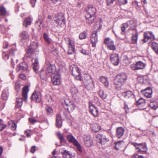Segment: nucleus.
<instances>
[{
    "label": "nucleus",
    "mask_w": 158,
    "mask_h": 158,
    "mask_svg": "<svg viewBox=\"0 0 158 158\" xmlns=\"http://www.w3.org/2000/svg\"><path fill=\"white\" fill-rule=\"evenodd\" d=\"M45 98L46 99L48 100V102L49 103H51L52 102V97L49 94H47L46 95Z\"/></svg>",
    "instance_id": "obj_50"
},
{
    "label": "nucleus",
    "mask_w": 158,
    "mask_h": 158,
    "mask_svg": "<svg viewBox=\"0 0 158 158\" xmlns=\"http://www.w3.org/2000/svg\"><path fill=\"white\" fill-rule=\"evenodd\" d=\"M155 39V36L151 32H147L144 33V37L142 41L146 42L148 40H152Z\"/></svg>",
    "instance_id": "obj_9"
},
{
    "label": "nucleus",
    "mask_w": 158,
    "mask_h": 158,
    "mask_svg": "<svg viewBox=\"0 0 158 158\" xmlns=\"http://www.w3.org/2000/svg\"><path fill=\"white\" fill-rule=\"evenodd\" d=\"M149 106L152 109L155 110L158 107V102L155 101H151L150 102Z\"/></svg>",
    "instance_id": "obj_33"
},
{
    "label": "nucleus",
    "mask_w": 158,
    "mask_h": 158,
    "mask_svg": "<svg viewBox=\"0 0 158 158\" xmlns=\"http://www.w3.org/2000/svg\"><path fill=\"white\" fill-rule=\"evenodd\" d=\"M28 69V66L27 63L23 62L19 64L17 67L16 70L18 72L27 71Z\"/></svg>",
    "instance_id": "obj_16"
},
{
    "label": "nucleus",
    "mask_w": 158,
    "mask_h": 158,
    "mask_svg": "<svg viewBox=\"0 0 158 158\" xmlns=\"http://www.w3.org/2000/svg\"><path fill=\"white\" fill-rule=\"evenodd\" d=\"M70 70L72 75L77 80H81V73L80 69L75 65H72L70 67Z\"/></svg>",
    "instance_id": "obj_3"
},
{
    "label": "nucleus",
    "mask_w": 158,
    "mask_h": 158,
    "mask_svg": "<svg viewBox=\"0 0 158 158\" xmlns=\"http://www.w3.org/2000/svg\"><path fill=\"white\" fill-rule=\"evenodd\" d=\"M92 131L94 132H97L101 129V127L96 124L94 123L91 126Z\"/></svg>",
    "instance_id": "obj_36"
},
{
    "label": "nucleus",
    "mask_w": 158,
    "mask_h": 158,
    "mask_svg": "<svg viewBox=\"0 0 158 158\" xmlns=\"http://www.w3.org/2000/svg\"><path fill=\"white\" fill-rule=\"evenodd\" d=\"M70 91L71 93L73 94L77 93L78 92L77 89L75 87H73L71 89Z\"/></svg>",
    "instance_id": "obj_57"
},
{
    "label": "nucleus",
    "mask_w": 158,
    "mask_h": 158,
    "mask_svg": "<svg viewBox=\"0 0 158 158\" xmlns=\"http://www.w3.org/2000/svg\"><path fill=\"white\" fill-rule=\"evenodd\" d=\"M113 42L114 41L112 40L109 38H106L104 40L105 43L107 45Z\"/></svg>",
    "instance_id": "obj_53"
},
{
    "label": "nucleus",
    "mask_w": 158,
    "mask_h": 158,
    "mask_svg": "<svg viewBox=\"0 0 158 158\" xmlns=\"http://www.w3.org/2000/svg\"><path fill=\"white\" fill-rule=\"evenodd\" d=\"M68 39V41L69 42L68 53L69 54H72L74 53L75 52L74 44L71 42L69 39Z\"/></svg>",
    "instance_id": "obj_18"
},
{
    "label": "nucleus",
    "mask_w": 158,
    "mask_h": 158,
    "mask_svg": "<svg viewBox=\"0 0 158 158\" xmlns=\"http://www.w3.org/2000/svg\"><path fill=\"white\" fill-rule=\"evenodd\" d=\"M80 51L81 53L84 55H88V52L85 50L82 49L81 50H80Z\"/></svg>",
    "instance_id": "obj_59"
},
{
    "label": "nucleus",
    "mask_w": 158,
    "mask_h": 158,
    "mask_svg": "<svg viewBox=\"0 0 158 158\" xmlns=\"http://www.w3.org/2000/svg\"><path fill=\"white\" fill-rule=\"evenodd\" d=\"M23 99L21 98H17L16 101V105L15 108L17 109L19 108L22 105Z\"/></svg>",
    "instance_id": "obj_31"
},
{
    "label": "nucleus",
    "mask_w": 158,
    "mask_h": 158,
    "mask_svg": "<svg viewBox=\"0 0 158 158\" xmlns=\"http://www.w3.org/2000/svg\"><path fill=\"white\" fill-rule=\"evenodd\" d=\"M40 76L41 79H44L47 77V73L43 69H42L40 74Z\"/></svg>",
    "instance_id": "obj_40"
},
{
    "label": "nucleus",
    "mask_w": 158,
    "mask_h": 158,
    "mask_svg": "<svg viewBox=\"0 0 158 158\" xmlns=\"http://www.w3.org/2000/svg\"><path fill=\"white\" fill-rule=\"evenodd\" d=\"M151 47L154 51L158 55V44L155 42H152Z\"/></svg>",
    "instance_id": "obj_39"
},
{
    "label": "nucleus",
    "mask_w": 158,
    "mask_h": 158,
    "mask_svg": "<svg viewBox=\"0 0 158 158\" xmlns=\"http://www.w3.org/2000/svg\"><path fill=\"white\" fill-rule=\"evenodd\" d=\"M75 104L69 100H65L64 104L63 105V106L69 112H72L75 109Z\"/></svg>",
    "instance_id": "obj_5"
},
{
    "label": "nucleus",
    "mask_w": 158,
    "mask_h": 158,
    "mask_svg": "<svg viewBox=\"0 0 158 158\" xmlns=\"http://www.w3.org/2000/svg\"><path fill=\"white\" fill-rule=\"evenodd\" d=\"M7 13L6 8L3 6H0V15L2 16H5Z\"/></svg>",
    "instance_id": "obj_41"
},
{
    "label": "nucleus",
    "mask_w": 158,
    "mask_h": 158,
    "mask_svg": "<svg viewBox=\"0 0 158 158\" xmlns=\"http://www.w3.org/2000/svg\"><path fill=\"white\" fill-rule=\"evenodd\" d=\"M127 78V75L124 73H120L117 75L115 80L118 83H124Z\"/></svg>",
    "instance_id": "obj_7"
},
{
    "label": "nucleus",
    "mask_w": 158,
    "mask_h": 158,
    "mask_svg": "<svg viewBox=\"0 0 158 158\" xmlns=\"http://www.w3.org/2000/svg\"><path fill=\"white\" fill-rule=\"evenodd\" d=\"M28 92V87L26 86L23 89L22 92V95L24 100L26 101L27 99V93Z\"/></svg>",
    "instance_id": "obj_24"
},
{
    "label": "nucleus",
    "mask_w": 158,
    "mask_h": 158,
    "mask_svg": "<svg viewBox=\"0 0 158 158\" xmlns=\"http://www.w3.org/2000/svg\"><path fill=\"white\" fill-rule=\"evenodd\" d=\"M35 151V146H32L30 149V152L32 153H34Z\"/></svg>",
    "instance_id": "obj_61"
},
{
    "label": "nucleus",
    "mask_w": 158,
    "mask_h": 158,
    "mask_svg": "<svg viewBox=\"0 0 158 158\" xmlns=\"http://www.w3.org/2000/svg\"><path fill=\"white\" fill-rule=\"evenodd\" d=\"M44 38L46 42L48 44L51 43L50 39L48 38V35L46 33H44Z\"/></svg>",
    "instance_id": "obj_46"
},
{
    "label": "nucleus",
    "mask_w": 158,
    "mask_h": 158,
    "mask_svg": "<svg viewBox=\"0 0 158 158\" xmlns=\"http://www.w3.org/2000/svg\"><path fill=\"white\" fill-rule=\"evenodd\" d=\"M132 144L135 147L136 149L138 150L137 151L138 152L142 153H144L147 152V148L145 144H137L135 143Z\"/></svg>",
    "instance_id": "obj_4"
},
{
    "label": "nucleus",
    "mask_w": 158,
    "mask_h": 158,
    "mask_svg": "<svg viewBox=\"0 0 158 158\" xmlns=\"http://www.w3.org/2000/svg\"><path fill=\"white\" fill-rule=\"evenodd\" d=\"M54 19L55 23L60 27H63L65 23V19L62 13H60L55 15Z\"/></svg>",
    "instance_id": "obj_2"
},
{
    "label": "nucleus",
    "mask_w": 158,
    "mask_h": 158,
    "mask_svg": "<svg viewBox=\"0 0 158 158\" xmlns=\"http://www.w3.org/2000/svg\"><path fill=\"white\" fill-rule=\"evenodd\" d=\"M74 145L76 147L77 150L80 152H81L82 149L81 146L78 142H77Z\"/></svg>",
    "instance_id": "obj_47"
},
{
    "label": "nucleus",
    "mask_w": 158,
    "mask_h": 158,
    "mask_svg": "<svg viewBox=\"0 0 158 158\" xmlns=\"http://www.w3.org/2000/svg\"><path fill=\"white\" fill-rule=\"evenodd\" d=\"M3 57V59L5 60H7L9 58V56L8 54H6L5 52H3L2 53Z\"/></svg>",
    "instance_id": "obj_56"
},
{
    "label": "nucleus",
    "mask_w": 158,
    "mask_h": 158,
    "mask_svg": "<svg viewBox=\"0 0 158 158\" xmlns=\"http://www.w3.org/2000/svg\"><path fill=\"white\" fill-rule=\"evenodd\" d=\"M21 40L23 42L24 40H27L29 38V35L27 31H24L21 32L19 34Z\"/></svg>",
    "instance_id": "obj_20"
},
{
    "label": "nucleus",
    "mask_w": 158,
    "mask_h": 158,
    "mask_svg": "<svg viewBox=\"0 0 158 158\" xmlns=\"http://www.w3.org/2000/svg\"><path fill=\"white\" fill-rule=\"evenodd\" d=\"M110 60L114 65H117L119 63V58L118 55L116 54H112L110 56Z\"/></svg>",
    "instance_id": "obj_15"
},
{
    "label": "nucleus",
    "mask_w": 158,
    "mask_h": 158,
    "mask_svg": "<svg viewBox=\"0 0 158 158\" xmlns=\"http://www.w3.org/2000/svg\"><path fill=\"white\" fill-rule=\"evenodd\" d=\"M145 64L141 61H139L137 62L135 64H131L130 66L132 70H135L143 69L145 68Z\"/></svg>",
    "instance_id": "obj_8"
},
{
    "label": "nucleus",
    "mask_w": 158,
    "mask_h": 158,
    "mask_svg": "<svg viewBox=\"0 0 158 158\" xmlns=\"http://www.w3.org/2000/svg\"><path fill=\"white\" fill-rule=\"evenodd\" d=\"M19 77L21 79H25L26 76L24 74H21L19 75Z\"/></svg>",
    "instance_id": "obj_64"
},
{
    "label": "nucleus",
    "mask_w": 158,
    "mask_h": 158,
    "mask_svg": "<svg viewBox=\"0 0 158 158\" xmlns=\"http://www.w3.org/2000/svg\"><path fill=\"white\" fill-rule=\"evenodd\" d=\"M79 37L81 40L85 39L87 37V33L85 31H84L80 33Z\"/></svg>",
    "instance_id": "obj_43"
},
{
    "label": "nucleus",
    "mask_w": 158,
    "mask_h": 158,
    "mask_svg": "<svg viewBox=\"0 0 158 158\" xmlns=\"http://www.w3.org/2000/svg\"><path fill=\"white\" fill-rule=\"evenodd\" d=\"M123 95L126 98H133L134 97V95L133 93L131 91H128L123 94Z\"/></svg>",
    "instance_id": "obj_35"
},
{
    "label": "nucleus",
    "mask_w": 158,
    "mask_h": 158,
    "mask_svg": "<svg viewBox=\"0 0 158 158\" xmlns=\"http://www.w3.org/2000/svg\"><path fill=\"white\" fill-rule=\"evenodd\" d=\"M20 84L19 81H17L15 84V89L17 91H19L20 90Z\"/></svg>",
    "instance_id": "obj_55"
},
{
    "label": "nucleus",
    "mask_w": 158,
    "mask_h": 158,
    "mask_svg": "<svg viewBox=\"0 0 158 158\" xmlns=\"http://www.w3.org/2000/svg\"><path fill=\"white\" fill-rule=\"evenodd\" d=\"M6 126L3 124L2 121L0 119V131L3 130L6 127Z\"/></svg>",
    "instance_id": "obj_52"
},
{
    "label": "nucleus",
    "mask_w": 158,
    "mask_h": 158,
    "mask_svg": "<svg viewBox=\"0 0 158 158\" xmlns=\"http://www.w3.org/2000/svg\"><path fill=\"white\" fill-rule=\"evenodd\" d=\"M32 62L33 63V70L36 73H37L39 68L38 60L37 58L35 59H33L32 60Z\"/></svg>",
    "instance_id": "obj_23"
},
{
    "label": "nucleus",
    "mask_w": 158,
    "mask_h": 158,
    "mask_svg": "<svg viewBox=\"0 0 158 158\" xmlns=\"http://www.w3.org/2000/svg\"><path fill=\"white\" fill-rule=\"evenodd\" d=\"M56 124L57 127L60 128L62 125V118L59 114H58L56 116Z\"/></svg>",
    "instance_id": "obj_25"
},
{
    "label": "nucleus",
    "mask_w": 158,
    "mask_h": 158,
    "mask_svg": "<svg viewBox=\"0 0 158 158\" xmlns=\"http://www.w3.org/2000/svg\"><path fill=\"white\" fill-rule=\"evenodd\" d=\"M51 81L54 85H58L60 83V76L57 73H52L51 76Z\"/></svg>",
    "instance_id": "obj_6"
},
{
    "label": "nucleus",
    "mask_w": 158,
    "mask_h": 158,
    "mask_svg": "<svg viewBox=\"0 0 158 158\" xmlns=\"http://www.w3.org/2000/svg\"><path fill=\"white\" fill-rule=\"evenodd\" d=\"M108 49L110 50H114L115 49V47L114 44V42L107 44Z\"/></svg>",
    "instance_id": "obj_45"
},
{
    "label": "nucleus",
    "mask_w": 158,
    "mask_h": 158,
    "mask_svg": "<svg viewBox=\"0 0 158 158\" xmlns=\"http://www.w3.org/2000/svg\"><path fill=\"white\" fill-rule=\"evenodd\" d=\"M122 142V141H118L115 143V148L116 150H118L119 148L121 147V143Z\"/></svg>",
    "instance_id": "obj_49"
},
{
    "label": "nucleus",
    "mask_w": 158,
    "mask_h": 158,
    "mask_svg": "<svg viewBox=\"0 0 158 158\" xmlns=\"http://www.w3.org/2000/svg\"><path fill=\"white\" fill-rule=\"evenodd\" d=\"M87 12L86 14L95 15L96 10L95 7L92 5L89 4L86 7L85 9Z\"/></svg>",
    "instance_id": "obj_11"
},
{
    "label": "nucleus",
    "mask_w": 158,
    "mask_h": 158,
    "mask_svg": "<svg viewBox=\"0 0 158 158\" xmlns=\"http://www.w3.org/2000/svg\"><path fill=\"white\" fill-rule=\"evenodd\" d=\"M84 82L85 85L87 88L89 86L92 87L93 85L91 77L89 75H85Z\"/></svg>",
    "instance_id": "obj_12"
},
{
    "label": "nucleus",
    "mask_w": 158,
    "mask_h": 158,
    "mask_svg": "<svg viewBox=\"0 0 158 158\" xmlns=\"http://www.w3.org/2000/svg\"><path fill=\"white\" fill-rule=\"evenodd\" d=\"M11 127L12 130H15L16 128V124L14 123L12 124Z\"/></svg>",
    "instance_id": "obj_62"
},
{
    "label": "nucleus",
    "mask_w": 158,
    "mask_h": 158,
    "mask_svg": "<svg viewBox=\"0 0 158 158\" xmlns=\"http://www.w3.org/2000/svg\"><path fill=\"white\" fill-rule=\"evenodd\" d=\"M66 138L69 142L73 143L74 144L78 142L74 137L71 135H67Z\"/></svg>",
    "instance_id": "obj_30"
},
{
    "label": "nucleus",
    "mask_w": 158,
    "mask_h": 158,
    "mask_svg": "<svg viewBox=\"0 0 158 158\" xmlns=\"http://www.w3.org/2000/svg\"><path fill=\"white\" fill-rule=\"evenodd\" d=\"M90 40L93 47L96 46V44L98 41L97 32L96 31H93L91 35Z\"/></svg>",
    "instance_id": "obj_13"
},
{
    "label": "nucleus",
    "mask_w": 158,
    "mask_h": 158,
    "mask_svg": "<svg viewBox=\"0 0 158 158\" xmlns=\"http://www.w3.org/2000/svg\"><path fill=\"white\" fill-rule=\"evenodd\" d=\"M85 18L86 22L89 24H91L94 21L95 19V16L92 15L86 14Z\"/></svg>",
    "instance_id": "obj_21"
},
{
    "label": "nucleus",
    "mask_w": 158,
    "mask_h": 158,
    "mask_svg": "<svg viewBox=\"0 0 158 158\" xmlns=\"http://www.w3.org/2000/svg\"><path fill=\"white\" fill-rule=\"evenodd\" d=\"M94 28L96 29H98L100 27V24L99 22L96 23L94 24Z\"/></svg>",
    "instance_id": "obj_58"
},
{
    "label": "nucleus",
    "mask_w": 158,
    "mask_h": 158,
    "mask_svg": "<svg viewBox=\"0 0 158 158\" xmlns=\"http://www.w3.org/2000/svg\"><path fill=\"white\" fill-rule=\"evenodd\" d=\"M18 62V60H14L12 58L11 59V64L13 66V68H14L15 64H17Z\"/></svg>",
    "instance_id": "obj_54"
},
{
    "label": "nucleus",
    "mask_w": 158,
    "mask_h": 158,
    "mask_svg": "<svg viewBox=\"0 0 158 158\" xmlns=\"http://www.w3.org/2000/svg\"><path fill=\"white\" fill-rule=\"evenodd\" d=\"M145 100L143 98H140L137 102L136 104L137 105H140L145 103Z\"/></svg>",
    "instance_id": "obj_51"
},
{
    "label": "nucleus",
    "mask_w": 158,
    "mask_h": 158,
    "mask_svg": "<svg viewBox=\"0 0 158 158\" xmlns=\"http://www.w3.org/2000/svg\"><path fill=\"white\" fill-rule=\"evenodd\" d=\"M47 70L49 73H55L54 72L55 71V68L54 66H52L50 64H48L47 65Z\"/></svg>",
    "instance_id": "obj_32"
},
{
    "label": "nucleus",
    "mask_w": 158,
    "mask_h": 158,
    "mask_svg": "<svg viewBox=\"0 0 158 158\" xmlns=\"http://www.w3.org/2000/svg\"><path fill=\"white\" fill-rule=\"evenodd\" d=\"M85 144L87 147H90L93 145V142L89 136L85 135L84 137Z\"/></svg>",
    "instance_id": "obj_17"
},
{
    "label": "nucleus",
    "mask_w": 158,
    "mask_h": 158,
    "mask_svg": "<svg viewBox=\"0 0 158 158\" xmlns=\"http://www.w3.org/2000/svg\"><path fill=\"white\" fill-rule=\"evenodd\" d=\"M97 140L98 143H100L102 144H104L109 140L108 138L101 134H98L96 136Z\"/></svg>",
    "instance_id": "obj_10"
},
{
    "label": "nucleus",
    "mask_w": 158,
    "mask_h": 158,
    "mask_svg": "<svg viewBox=\"0 0 158 158\" xmlns=\"http://www.w3.org/2000/svg\"><path fill=\"white\" fill-rule=\"evenodd\" d=\"M8 96V92L7 91L4 90L2 92L1 98L3 100H6Z\"/></svg>",
    "instance_id": "obj_37"
},
{
    "label": "nucleus",
    "mask_w": 158,
    "mask_h": 158,
    "mask_svg": "<svg viewBox=\"0 0 158 158\" xmlns=\"http://www.w3.org/2000/svg\"><path fill=\"white\" fill-rule=\"evenodd\" d=\"M45 110L48 115H52L53 114V111L51 107L49 106H46Z\"/></svg>",
    "instance_id": "obj_38"
},
{
    "label": "nucleus",
    "mask_w": 158,
    "mask_h": 158,
    "mask_svg": "<svg viewBox=\"0 0 158 158\" xmlns=\"http://www.w3.org/2000/svg\"><path fill=\"white\" fill-rule=\"evenodd\" d=\"M100 80L106 87L107 88L108 87L109 83L107 78L106 77H101L100 78Z\"/></svg>",
    "instance_id": "obj_34"
},
{
    "label": "nucleus",
    "mask_w": 158,
    "mask_h": 158,
    "mask_svg": "<svg viewBox=\"0 0 158 158\" xmlns=\"http://www.w3.org/2000/svg\"><path fill=\"white\" fill-rule=\"evenodd\" d=\"M143 94L146 97L150 98L152 96V90L150 87H148L145 90L142 91Z\"/></svg>",
    "instance_id": "obj_19"
},
{
    "label": "nucleus",
    "mask_w": 158,
    "mask_h": 158,
    "mask_svg": "<svg viewBox=\"0 0 158 158\" xmlns=\"http://www.w3.org/2000/svg\"><path fill=\"white\" fill-rule=\"evenodd\" d=\"M36 24H37V25H38L39 26H40V24L42 23V21L41 19H39V20L38 21H36Z\"/></svg>",
    "instance_id": "obj_63"
},
{
    "label": "nucleus",
    "mask_w": 158,
    "mask_h": 158,
    "mask_svg": "<svg viewBox=\"0 0 158 158\" xmlns=\"http://www.w3.org/2000/svg\"><path fill=\"white\" fill-rule=\"evenodd\" d=\"M116 135L118 138H120L123 135L124 130V129L122 127H118L116 130Z\"/></svg>",
    "instance_id": "obj_26"
},
{
    "label": "nucleus",
    "mask_w": 158,
    "mask_h": 158,
    "mask_svg": "<svg viewBox=\"0 0 158 158\" xmlns=\"http://www.w3.org/2000/svg\"><path fill=\"white\" fill-rule=\"evenodd\" d=\"M61 153L62 154L64 158H71L72 156L69 152L63 149L61 150Z\"/></svg>",
    "instance_id": "obj_29"
},
{
    "label": "nucleus",
    "mask_w": 158,
    "mask_h": 158,
    "mask_svg": "<svg viewBox=\"0 0 158 158\" xmlns=\"http://www.w3.org/2000/svg\"><path fill=\"white\" fill-rule=\"evenodd\" d=\"M128 26V24L127 23H124L123 25V26L121 27V30L122 31V34H123V33L125 31V28H127Z\"/></svg>",
    "instance_id": "obj_48"
},
{
    "label": "nucleus",
    "mask_w": 158,
    "mask_h": 158,
    "mask_svg": "<svg viewBox=\"0 0 158 158\" xmlns=\"http://www.w3.org/2000/svg\"><path fill=\"white\" fill-rule=\"evenodd\" d=\"M138 33L136 32V33L133 35H132L131 39H132V43L133 44H135L137 42L138 38Z\"/></svg>",
    "instance_id": "obj_42"
},
{
    "label": "nucleus",
    "mask_w": 158,
    "mask_h": 158,
    "mask_svg": "<svg viewBox=\"0 0 158 158\" xmlns=\"http://www.w3.org/2000/svg\"><path fill=\"white\" fill-rule=\"evenodd\" d=\"M41 95L40 92H34L32 94L31 98L32 101L36 102H40L41 99Z\"/></svg>",
    "instance_id": "obj_14"
},
{
    "label": "nucleus",
    "mask_w": 158,
    "mask_h": 158,
    "mask_svg": "<svg viewBox=\"0 0 158 158\" xmlns=\"http://www.w3.org/2000/svg\"><path fill=\"white\" fill-rule=\"evenodd\" d=\"M89 110L90 112L94 117H96L98 114V110L97 108L92 104L90 105Z\"/></svg>",
    "instance_id": "obj_22"
},
{
    "label": "nucleus",
    "mask_w": 158,
    "mask_h": 158,
    "mask_svg": "<svg viewBox=\"0 0 158 158\" xmlns=\"http://www.w3.org/2000/svg\"><path fill=\"white\" fill-rule=\"evenodd\" d=\"M29 121L31 123H35L37 121L35 119L32 118H29L28 119Z\"/></svg>",
    "instance_id": "obj_60"
},
{
    "label": "nucleus",
    "mask_w": 158,
    "mask_h": 158,
    "mask_svg": "<svg viewBox=\"0 0 158 158\" xmlns=\"http://www.w3.org/2000/svg\"><path fill=\"white\" fill-rule=\"evenodd\" d=\"M99 94L100 97L102 99H105L107 97L106 94L104 93V91L102 90L99 91Z\"/></svg>",
    "instance_id": "obj_44"
},
{
    "label": "nucleus",
    "mask_w": 158,
    "mask_h": 158,
    "mask_svg": "<svg viewBox=\"0 0 158 158\" xmlns=\"http://www.w3.org/2000/svg\"><path fill=\"white\" fill-rule=\"evenodd\" d=\"M56 135L57 137L59 139L61 143H65L66 142L64 136L63 134H61L60 132H58L56 134Z\"/></svg>",
    "instance_id": "obj_28"
},
{
    "label": "nucleus",
    "mask_w": 158,
    "mask_h": 158,
    "mask_svg": "<svg viewBox=\"0 0 158 158\" xmlns=\"http://www.w3.org/2000/svg\"><path fill=\"white\" fill-rule=\"evenodd\" d=\"M32 21V20L31 18H26L23 21V25L25 28H27L28 26L31 24Z\"/></svg>",
    "instance_id": "obj_27"
},
{
    "label": "nucleus",
    "mask_w": 158,
    "mask_h": 158,
    "mask_svg": "<svg viewBox=\"0 0 158 158\" xmlns=\"http://www.w3.org/2000/svg\"><path fill=\"white\" fill-rule=\"evenodd\" d=\"M38 44L37 43L33 42L31 43L30 46L27 51L26 56L30 57L32 55L37 52L39 50L38 49Z\"/></svg>",
    "instance_id": "obj_1"
}]
</instances>
